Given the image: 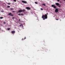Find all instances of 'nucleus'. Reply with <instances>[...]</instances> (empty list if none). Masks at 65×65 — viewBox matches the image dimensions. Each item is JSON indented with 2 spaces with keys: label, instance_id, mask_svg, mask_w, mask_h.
Here are the masks:
<instances>
[{
  "label": "nucleus",
  "instance_id": "obj_24",
  "mask_svg": "<svg viewBox=\"0 0 65 65\" xmlns=\"http://www.w3.org/2000/svg\"><path fill=\"white\" fill-rule=\"evenodd\" d=\"M5 23H6V22H3V24H5Z\"/></svg>",
  "mask_w": 65,
  "mask_h": 65
},
{
  "label": "nucleus",
  "instance_id": "obj_30",
  "mask_svg": "<svg viewBox=\"0 0 65 65\" xmlns=\"http://www.w3.org/2000/svg\"><path fill=\"white\" fill-rule=\"evenodd\" d=\"M14 12V11H12V12Z\"/></svg>",
  "mask_w": 65,
  "mask_h": 65
},
{
  "label": "nucleus",
  "instance_id": "obj_3",
  "mask_svg": "<svg viewBox=\"0 0 65 65\" xmlns=\"http://www.w3.org/2000/svg\"><path fill=\"white\" fill-rule=\"evenodd\" d=\"M52 7H53L54 8H55V9H56V6L55 5H51Z\"/></svg>",
  "mask_w": 65,
  "mask_h": 65
},
{
  "label": "nucleus",
  "instance_id": "obj_27",
  "mask_svg": "<svg viewBox=\"0 0 65 65\" xmlns=\"http://www.w3.org/2000/svg\"><path fill=\"white\" fill-rule=\"evenodd\" d=\"M58 2H59L60 1V0H57Z\"/></svg>",
  "mask_w": 65,
  "mask_h": 65
},
{
  "label": "nucleus",
  "instance_id": "obj_2",
  "mask_svg": "<svg viewBox=\"0 0 65 65\" xmlns=\"http://www.w3.org/2000/svg\"><path fill=\"white\" fill-rule=\"evenodd\" d=\"M25 10H26L25 9H23V10L20 9L18 11V12H19V13H20V12H24L25 11Z\"/></svg>",
  "mask_w": 65,
  "mask_h": 65
},
{
  "label": "nucleus",
  "instance_id": "obj_8",
  "mask_svg": "<svg viewBox=\"0 0 65 65\" xmlns=\"http://www.w3.org/2000/svg\"><path fill=\"white\" fill-rule=\"evenodd\" d=\"M55 4L57 6H59L60 5V4L58 3H56Z\"/></svg>",
  "mask_w": 65,
  "mask_h": 65
},
{
  "label": "nucleus",
  "instance_id": "obj_25",
  "mask_svg": "<svg viewBox=\"0 0 65 65\" xmlns=\"http://www.w3.org/2000/svg\"><path fill=\"white\" fill-rule=\"evenodd\" d=\"M14 19V17H13L12 18V19H13H13Z\"/></svg>",
  "mask_w": 65,
  "mask_h": 65
},
{
  "label": "nucleus",
  "instance_id": "obj_14",
  "mask_svg": "<svg viewBox=\"0 0 65 65\" xmlns=\"http://www.w3.org/2000/svg\"><path fill=\"white\" fill-rule=\"evenodd\" d=\"M10 10H13V9L11 8H10Z\"/></svg>",
  "mask_w": 65,
  "mask_h": 65
},
{
  "label": "nucleus",
  "instance_id": "obj_12",
  "mask_svg": "<svg viewBox=\"0 0 65 65\" xmlns=\"http://www.w3.org/2000/svg\"><path fill=\"white\" fill-rule=\"evenodd\" d=\"M19 26L20 27H21V26H23V25L22 24H20L19 25Z\"/></svg>",
  "mask_w": 65,
  "mask_h": 65
},
{
  "label": "nucleus",
  "instance_id": "obj_10",
  "mask_svg": "<svg viewBox=\"0 0 65 65\" xmlns=\"http://www.w3.org/2000/svg\"><path fill=\"white\" fill-rule=\"evenodd\" d=\"M42 5H43L44 6H45V4H43Z\"/></svg>",
  "mask_w": 65,
  "mask_h": 65
},
{
  "label": "nucleus",
  "instance_id": "obj_9",
  "mask_svg": "<svg viewBox=\"0 0 65 65\" xmlns=\"http://www.w3.org/2000/svg\"><path fill=\"white\" fill-rule=\"evenodd\" d=\"M11 13H9L8 14V15H11Z\"/></svg>",
  "mask_w": 65,
  "mask_h": 65
},
{
  "label": "nucleus",
  "instance_id": "obj_17",
  "mask_svg": "<svg viewBox=\"0 0 65 65\" xmlns=\"http://www.w3.org/2000/svg\"><path fill=\"white\" fill-rule=\"evenodd\" d=\"M7 4L8 5H10V3H7Z\"/></svg>",
  "mask_w": 65,
  "mask_h": 65
},
{
  "label": "nucleus",
  "instance_id": "obj_1",
  "mask_svg": "<svg viewBox=\"0 0 65 65\" xmlns=\"http://www.w3.org/2000/svg\"><path fill=\"white\" fill-rule=\"evenodd\" d=\"M47 15H48V13H47L46 14H45V15L43 14L42 18L43 19V20H45V19H47Z\"/></svg>",
  "mask_w": 65,
  "mask_h": 65
},
{
  "label": "nucleus",
  "instance_id": "obj_20",
  "mask_svg": "<svg viewBox=\"0 0 65 65\" xmlns=\"http://www.w3.org/2000/svg\"><path fill=\"white\" fill-rule=\"evenodd\" d=\"M13 1H14V2H17V0H13Z\"/></svg>",
  "mask_w": 65,
  "mask_h": 65
},
{
  "label": "nucleus",
  "instance_id": "obj_11",
  "mask_svg": "<svg viewBox=\"0 0 65 65\" xmlns=\"http://www.w3.org/2000/svg\"><path fill=\"white\" fill-rule=\"evenodd\" d=\"M10 6H7V8H10Z\"/></svg>",
  "mask_w": 65,
  "mask_h": 65
},
{
  "label": "nucleus",
  "instance_id": "obj_34",
  "mask_svg": "<svg viewBox=\"0 0 65 65\" xmlns=\"http://www.w3.org/2000/svg\"><path fill=\"white\" fill-rule=\"evenodd\" d=\"M64 0V1H65V0Z\"/></svg>",
  "mask_w": 65,
  "mask_h": 65
},
{
  "label": "nucleus",
  "instance_id": "obj_33",
  "mask_svg": "<svg viewBox=\"0 0 65 65\" xmlns=\"http://www.w3.org/2000/svg\"><path fill=\"white\" fill-rule=\"evenodd\" d=\"M60 3H61V2H60Z\"/></svg>",
  "mask_w": 65,
  "mask_h": 65
},
{
  "label": "nucleus",
  "instance_id": "obj_28",
  "mask_svg": "<svg viewBox=\"0 0 65 65\" xmlns=\"http://www.w3.org/2000/svg\"><path fill=\"white\" fill-rule=\"evenodd\" d=\"M58 6H59V7H61V5H59Z\"/></svg>",
  "mask_w": 65,
  "mask_h": 65
},
{
  "label": "nucleus",
  "instance_id": "obj_16",
  "mask_svg": "<svg viewBox=\"0 0 65 65\" xmlns=\"http://www.w3.org/2000/svg\"><path fill=\"white\" fill-rule=\"evenodd\" d=\"M3 17H1L0 18V19H3Z\"/></svg>",
  "mask_w": 65,
  "mask_h": 65
},
{
  "label": "nucleus",
  "instance_id": "obj_7",
  "mask_svg": "<svg viewBox=\"0 0 65 65\" xmlns=\"http://www.w3.org/2000/svg\"><path fill=\"white\" fill-rule=\"evenodd\" d=\"M11 33L12 34H14V33H15V31H11Z\"/></svg>",
  "mask_w": 65,
  "mask_h": 65
},
{
  "label": "nucleus",
  "instance_id": "obj_4",
  "mask_svg": "<svg viewBox=\"0 0 65 65\" xmlns=\"http://www.w3.org/2000/svg\"><path fill=\"white\" fill-rule=\"evenodd\" d=\"M26 8L27 10H30L31 9V8L29 7H26Z\"/></svg>",
  "mask_w": 65,
  "mask_h": 65
},
{
  "label": "nucleus",
  "instance_id": "obj_26",
  "mask_svg": "<svg viewBox=\"0 0 65 65\" xmlns=\"http://www.w3.org/2000/svg\"><path fill=\"white\" fill-rule=\"evenodd\" d=\"M1 12H4V11H2Z\"/></svg>",
  "mask_w": 65,
  "mask_h": 65
},
{
  "label": "nucleus",
  "instance_id": "obj_21",
  "mask_svg": "<svg viewBox=\"0 0 65 65\" xmlns=\"http://www.w3.org/2000/svg\"><path fill=\"white\" fill-rule=\"evenodd\" d=\"M21 15H24V14L22 13L21 14Z\"/></svg>",
  "mask_w": 65,
  "mask_h": 65
},
{
  "label": "nucleus",
  "instance_id": "obj_18",
  "mask_svg": "<svg viewBox=\"0 0 65 65\" xmlns=\"http://www.w3.org/2000/svg\"><path fill=\"white\" fill-rule=\"evenodd\" d=\"M8 30H10V28H7Z\"/></svg>",
  "mask_w": 65,
  "mask_h": 65
},
{
  "label": "nucleus",
  "instance_id": "obj_31",
  "mask_svg": "<svg viewBox=\"0 0 65 65\" xmlns=\"http://www.w3.org/2000/svg\"><path fill=\"white\" fill-rule=\"evenodd\" d=\"M22 40H24V39H22Z\"/></svg>",
  "mask_w": 65,
  "mask_h": 65
},
{
  "label": "nucleus",
  "instance_id": "obj_13",
  "mask_svg": "<svg viewBox=\"0 0 65 65\" xmlns=\"http://www.w3.org/2000/svg\"><path fill=\"white\" fill-rule=\"evenodd\" d=\"M35 4H38V3H37V2H35Z\"/></svg>",
  "mask_w": 65,
  "mask_h": 65
},
{
  "label": "nucleus",
  "instance_id": "obj_29",
  "mask_svg": "<svg viewBox=\"0 0 65 65\" xmlns=\"http://www.w3.org/2000/svg\"><path fill=\"white\" fill-rule=\"evenodd\" d=\"M26 39V38L25 37L24 39Z\"/></svg>",
  "mask_w": 65,
  "mask_h": 65
},
{
  "label": "nucleus",
  "instance_id": "obj_6",
  "mask_svg": "<svg viewBox=\"0 0 65 65\" xmlns=\"http://www.w3.org/2000/svg\"><path fill=\"white\" fill-rule=\"evenodd\" d=\"M22 2L23 3H25V4H26L27 3V2L26 1H22Z\"/></svg>",
  "mask_w": 65,
  "mask_h": 65
},
{
  "label": "nucleus",
  "instance_id": "obj_23",
  "mask_svg": "<svg viewBox=\"0 0 65 65\" xmlns=\"http://www.w3.org/2000/svg\"><path fill=\"white\" fill-rule=\"evenodd\" d=\"M21 14H20V13H19L18 14V15H21Z\"/></svg>",
  "mask_w": 65,
  "mask_h": 65
},
{
  "label": "nucleus",
  "instance_id": "obj_32",
  "mask_svg": "<svg viewBox=\"0 0 65 65\" xmlns=\"http://www.w3.org/2000/svg\"><path fill=\"white\" fill-rule=\"evenodd\" d=\"M56 20H58V19H56Z\"/></svg>",
  "mask_w": 65,
  "mask_h": 65
},
{
  "label": "nucleus",
  "instance_id": "obj_15",
  "mask_svg": "<svg viewBox=\"0 0 65 65\" xmlns=\"http://www.w3.org/2000/svg\"><path fill=\"white\" fill-rule=\"evenodd\" d=\"M11 17H13V15L11 14Z\"/></svg>",
  "mask_w": 65,
  "mask_h": 65
},
{
  "label": "nucleus",
  "instance_id": "obj_22",
  "mask_svg": "<svg viewBox=\"0 0 65 65\" xmlns=\"http://www.w3.org/2000/svg\"><path fill=\"white\" fill-rule=\"evenodd\" d=\"M19 22H21V19H19Z\"/></svg>",
  "mask_w": 65,
  "mask_h": 65
},
{
  "label": "nucleus",
  "instance_id": "obj_19",
  "mask_svg": "<svg viewBox=\"0 0 65 65\" xmlns=\"http://www.w3.org/2000/svg\"><path fill=\"white\" fill-rule=\"evenodd\" d=\"M40 9H41V10H43V9L42 8H41Z\"/></svg>",
  "mask_w": 65,
  "mask_h": 65
},
{
  "label": "nucleus",
  "instance_id": "obj_35",
  "mask_svg": "<svg viewBox=\"0 0 65 65\" xmlns=\"http://www.w3.org/2000/svg\"><path fill=\"white\" fill-rule=\"evenodd\" d=\"M64 17H65V16H64Z\"/></svg>",
  "mask_w": 65,
  "mask_h": 65
},
{
  "label": "nucleus",
  "instance_id": "obj_5",
  "mask_svg": "<svg viewBox=\"0 0 65 65\" xmlns=\"http://www.w3.org/2000/svg\"><path fill=\"white\" fill-rule=\"evenodd\" d=\"M55 12L56 13H57L58 12V9L57 8L55 10Z\"/></svg>",
  "mask_w": 65,
  "mask_h": 65
}]
</instances>
